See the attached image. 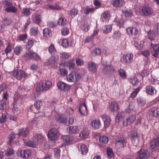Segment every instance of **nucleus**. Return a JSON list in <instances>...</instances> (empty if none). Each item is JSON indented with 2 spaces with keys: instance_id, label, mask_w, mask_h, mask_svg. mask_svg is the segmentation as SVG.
I'll list each match as a JSON object with an SVG mask.
<instances>
[{
  "instance_id": "obj_38",
  "label": "nucleus",
  "mask_w": 159,
  "mask_h": 159,
  "mask_svg": "<svg viewBox=\"0 0 159 159\" xmlns=\"http://www.w3.org/2000/svg\"><path fill=\"white\" fill-rule=\"evenodd\" d=\"M33 51H30L26 52L24 55V59L25 60H30L31 59L32 55H33Z\"/></svg>"
},
{
  "instance_id": "obj_30",
  "label": "nucleus",
  "mask_w": 159,
  "mask_h": 159,
  "mask_svg": "<svg viewBox=\"0 0 159 159\" xmlns=\"http://www.w3.org/2000/svg\"><path fill=\"white\" fill-rule=\"evenodd\" d=\"M5 10L8 13H16L17 11V8L13 6V5L6 8Z\"/></svg>"
},
{
  "instance_id": "obj_56",
  "label": "nucleus",
  "mask_w": 159,
  "mask_h": 159,
  "mask_svg": "<svg viewBox=\"0 0 159 159\" xmlns=\"http://www.w3.org/2000/svg\"><path fill=\"white\" fill-rule=\"evenodd\" d=\"M123 13L126 17H131L133 15V12L131 10H125L123 11Z\"/></svg>"
},
{
  "instance_id": "obj_58",
  "label": "nucleus",
  "mask_w": 159,
  "mask_h": 159,
  "mask_svg": "<svg viewBox=\"0 0 159 159\" xmlns=\"http://www.w3.org/2000/svg\"><path fill=\"white\" fill-rule=\"evenodd\" d=\"M66 20L65 19L63 18H59L58 20L57 23L59 25L64 26L66 25Z\"/></svg>"
},
{
  "instance_id": "obj_45",
  "label": "nucleus",
  "mask_w": 159,
  "mask_h": 159,
  "mask_svg": "<svg viewBox=\"0 0 159 159\" xmlns=\"http://www.w3.org/2000/svg\"><path fill=\"white\" fill-rule=\"evenodd\" d=\"M97 8L91 7L87 8L84 11V13L86 15H88L89 13H93Z\"/></svg>"
},
{
  "instance_id": "obj_22",
  "label": "nucleus",
  "mask_w": 159,
  "mask_h": 159,
  "mask_svg": "<svg viewBox=\"0 0 159 159\" xmlns=\"http://www.w3.org/2000/svg\"><path fill=\"white\" fill-rule=\"evenodd\" d=\"M135 120V117L134 116H131L126 119V123H125V122H123V125L125 126L130 125L133 123Z\"/></svg>"
},
{
  "instance_id": "obj_5",
  "label": "nucleus",
  "mask_w": 159,
  "mask_h": 159,
  "mask_svg": "<svg viewBox=\"0 0 159 159\" xmlns=\"http://www.w3.org/2000/svg\"><path fill=\"white\" fill-rule=\"evenodd\" d=\"M59 56L57 55L52 56L45 63V65L48 66H54L58 62Z\"/></svg>"
},
{
  "instance_id": "obj_25",
  "label": "nucleus",
  "mask_w": 159,
  "mask_h": 159,
  "mask_svg": "<svg viewBox=\"0 0 159 159\" xmlns=\"http://www.w3.org/2000/svg\"><path fill=\"white\" fill-rule=\"evenodd\" d=\"M91 125L93 129H98L100 127L101 122L99 120H94L91 122Z\"/></svg>"
},
{
  "instance_id": "obj_15",
  "label": "nucleus",
  "mask_w": 159,
  "mask_h": 159,
  "mask_svg": "<svg viewBox=\"0 0 159 159\" xmlns=\"http://www.w3.org/2000/svg\"><path fill=\"white\" fill-rule=\"evenodd\" d=\"M55 118L57 122L64 124L65 125L66 121L67 120V118L65 116H63L61 115L57 114L55 115Z\"/></svg>"
},
{
  "instance_id": "obj_42",
  "label": "nucleus",
  "mask_w": 159,
  "mask_h": 159,
  "mask_svg": "<svg viewBox=\"0 0 159 159\" xmlns=\"http://www.w3.org/2000/svg\"><path fill=\"white\" fill-rule=\"evenodd\" d=\"M16 134H15L14 132H13L11 133L9 135V137L8 138V140L7 142L8 144H11L16 137Z\"/></svg>"
},
{
  "instance_id": "obj_59",
  "label": "nucleus",
  "mask_w": 159,
  "mask_h": 159,
  "mask_svg": "<svg viewBox=\"0 0 159 159\" xmlns=\"http://www.w3.org/2000/svg\"><path fill=\"white\" fill-rule=\"evenodd\" d=\"M34 22L37 24H39L41 21V18L39 15L35 16L33 18Z\"/></svg>"
},
{
  "instance_id": "obj_16",
  "label": "nucleus",
  "mask_w": 159,
  "mask_h": 159,
  "mask_svg": "<svg viewBox=\"0 0 159 159\" xmlns=\"http://www.w3.org/2000/svg\"><path fill=\"white\" fill-rule=\"evenodd\" d=\"M127 33L129 35H136L138 34L139 30L137 28L134 27H129L126 29Z\"/></svg>"
},
{
  "instance_id": "obj_6",
  "label": "nucleus",
  "mask_w": 159,
  "mask_h": 159,
  "mask_svg": "<svg viewBox=\"0 0 159 159\" xmlns=\"http://www.w3.org/2000/svg\"><path fill=\"white\" fill-rule=\"evenodd\" d=\"M31 153L32 151L30 150H20L17 152V155L19 157L24 159H26L29 157L31 156Z\"/></svg>"
},
{
  "instance_id": "obj_7",
  "label": "nucleus",
  "mask_w": 159,
  "mask_h": 159,
  "mask_svg": "<svg viewBox=\"0 0 159 159\" xmlns=\"http://www.w3.org/2000/svg\"><path fill=\"white\" fill-rule=\"evenodd\" d=\"M18 132L16 135L19 137H22L26 138L30 134L29 129L28 127L20 128L18 129Z\"/></svg>"
},
{
  "instance_id": "obj_14",
  "label": "nucleus",
  "mask_w": 159,
  "mask_h": 159,
  "mask_svg": "<svg viewBox=\"0 0 159 159\" xmlns=\"http://www.w3.org/2000/svg\"><path fill=\"white\" fill-rule=\"evenodd\" d=\"M101 117L104 122V127L107 128L110 125L111 121L110 116L106 115H103L101 116Z\"/></svg>"
},
{
  "instance_id": "obj_48",
  "label": "nucleus",
  "mask_w": 159,
  "mask_h": 159,
  "mask_svg": "<svg viewBox=\"0 0 159 159\" xmlns=\"http://www.w3.org/2000/svg\"><path fill=\"white\" fill-rule=\"evenodd\" d=\"M123 4L122 0H115L113 3V5L116 7H121Z\"/></svg>"
},
{
  "instance_id": "obj_8",
  "label": "nucleus",
  "mask_w": 159,
  "mask_h": 159,
  "mask_svg": "<svg viewBox=\"0 0 159 159\" xmlns=\"http://www.w3.org/2000/svg\"><path fill=\"white\" fill-rule=\"evenodd\" d=\"M133 55L132 53H128L123 55V62L125 64L131 63L133 60Z\"/></svg>"
},
{
  "instance_id": "obj_50",
  "label": "nucleus",
  "mask_w": 159,
  "mask_h": 159,
  "mask_svg": "<svg viewBox=\"0 0 159 159\" xmlns=\"http://www.w3.org/2000/svg\"><path fill=\"white\" fill-rule=\"evenodd\" d=\"M43 101H38L35 102L34 105L35 107L36 108L37 110H39L40 108V107L43 104Z\"/></svg>"
},
{
  "instance_id": "obj_29",
  "label": "nucleus",
  "mask_w": 159,
  "mask_h": 159,
  "mask_svg": "<svg viewBox=\"0 0 159 159\" xmlns=\"http://www.w3.org/2000/svg\"><path fill=\"white\" fill-rule=\"evenodd\" d=\"M34 137L37 139V142L39 143H42L45 140V136L41 134H36L35 135Z\"/></svg>"
},
{
  "instance_id": "obj_43",
  "label": "nucleus",
  "mask_w": 159,
  "mask_h": 159,
  "mask_svg": "<svg viewBox=\"0 0 159 159\" xmlns=\"http://www.w3.org/2000/svg\"><path fill=\"white\" fill-rule=\"evenodd\" d=\"M108 138L104 136H101L99 137V141L101 143L106 144L108 143Z\"/></svg>"
},
{
  "instance_id": "obj_32",
  "label": "nucleus",
  "mask_w": 159,
  "mask_h": 159,
  "mask_svg": "<svg viewBox=\"0 0 159 159\" xmlns=\"http://www.w3.org/2000/svg\"><path fill=\"white\" fill-rule=\"evenodd\" d=\"M155 33L154 31L152 30H150L148 32V38L151 41H153L155 40Z\"/></svg>"
},
{
  "instance_id": "obj_63",
  "label": "nucleus",
  "mask_w": 159,
  "mask_h": 159,
  "mask_svg": "<svg viewBox=\"0 0 159 159\" xmlns=\"http://www.w3.org/2000/svg\"><path fill=\"white\" fill-rule=\"evenodd\" d=\"M80 28L82 30L86 32H87L89 28V26L85 24L81 25Z\"/></svg>"
},
{
  "instance_id": "obj_61",
  "label": "nucleus",
  "mask_w": 159,
  "mask_h": 159,
  "mask_svg": "<svg viewBox=\"0 0 159 159\" xmlns=\"http://www.w3.org/2000/svg\"><path fill=\"white\" fill-rule=\"evenodd\" d=\"M33 55H32L31 59H33L36 61H39L41 59L40 56L35 52H33Z\"/></svg>"
},
{
  "instance_id": "obj_23",
  "label": "nucleus",
  "mask_w": 159,
  "mask_h": 159,
  "mask_svg": "<svg viewBox=\"0 0 159 159\" xmlns=\"http://www.w3.org/2000/svg\"><path fill=\"white\" fill-rule=\"evenodd\" d=\"M63 141L66 143H69L72 142L74 140L73 137L71 135H64L62 137Z\"/></svg>"
},
{
  "instance_id": "obj_37",
  "label": "nucleus",
  "mask_w": 159,
  "mask_h": 159,
  "mask_svg": "<svg viewBox=\"0 0 159 159\" xmlns=\"http://www.w3.org/2000/svg\"><path fill=\"white\" fill-rule=\"evenodd\" d=\"M13 47L11 43H8L6 48L4 50V52L6 54H7L11 52L13 49Z\"/></svg>"
},
{
  "instance_id": "obj_47",
  "label": "nucleus",
  "mask_w": 159,
  "mask_h": 159,
  "mask_svg": "<svg viewBox=\"0 0 159 159\" xmlns=\"http://www.w3.org/2000/svg\"><path fill=\"white\" fill-rule=\"evenodd\" d=\"M7 107L6 102L3 99L0 100V110H3Z\"/></svg>"
},
{
  "instance_id": "obj_51",
  "label": "nucleus",
  "mask_w": 159,
  "mask_h": 159,
  "mask_svg": "<svg viewBox=\"0 0 159 159\" xmlns=\"http://www.w3.org/2000/svg\"><path fill=\"white\" fill-rule=\"evenodd\" d=\"M2 116L0 117V123L1 124L4 123L7 119V116L5 113H1Z\"/></svg>"
},
{
  "instance_id": "obj_40",
  "label": "nucleus",
  "mask_w": 159,
  "mask_h": 159,
  "mask_svg": "<svg viewBox=\"0 0 159 159\" xmlns=\"http://www.w3.org/2000/svg\"><path fill=\"white\" fill-rule=\"evenodd\" d=\"M22 47L21 46H17L14 49V52L15 54L19 55L22 51Z\"/></svg>"
},
{
  "instance_id": "obj_52",
  "label": "nucleus",
  "mask_w": 159,
  "mask_h": 159,
  "mask_svg": "<svg viewBox=\"0 0 159 159\" xmlns=\"http://www.w3.org/2000/svg\"><path fill=\"white\" fill-rule=\"evenodd\" d=\"M78 10L76 8H73L71 9L69 12V15L70 16H75L78 14Z\"/></svg>"
},
{
  "instance_id": "obj_31",
  "label": "nucleus",
  "mask_w": 159,
  "mask_h": 159,
  "mask_svg": "<svg viewBox=\"0 0 159 159\" xmlns=\"http://www.w3.org/2000/svg\"><path fill=\"white\" fill-rule=\"evenodd\" d=\"M11 19L7 17L3 18L2 20L3 25L4 26L10 25L11 24Z\"/></svg>"
},
{
  "instance_id": "obj_64",
  "label": "nucleus",
  "mask_w": 159,
  "mask_h": 159,
  "mask_svg": "<svg viewBox=\"0 0 159 159\" xmlns=\"http://www.w3.org/2000/svg\"><path fill=\"white\" fill-rule=\"evenodd\" d=\"M107 154L110 158H112L113 157V152L112 149L110 148H107Z\"/></svg>"
},
{
  "instance_id": "obj_2",
  "label": "nucleus",
  "mask_w": 159,
  "mask_h": 159,
  "mask_svg": "<svg viewBox=\"0 0 159 159\" xmlns=\"http://www.w3.org/2000/svg\"><path fill=\"white\" fill-rule=\"evenodd\" d=\"M80 73L76 71H72L67 76V80L70 82H78L81 79Z\"/></svg>"
},
{
  "instance_id": "obj_12",
  "label": "nucleus",
  "mask_w": 159,
  "mask_h": 159,
  "mask_svg": "<svg viewBox=\"0 0 159 159\" xmlns=\"http://www.w3.org/2000/svg\"><path fill=\"white\" fill-rule=\"evenodd\" d=\"M79 111L82 116H85L88 114L87 107L84 103L80 104Z\"/></svg>"
},
{
  "instance_id": "obj_44",
  "label": "nucleus",
  "mask_w": 159,
  "mask_h": 159,
  "mask_svg": "<svg viewBox=\"0 0 159 159\" xmlns=\"http://www.w3.org/2000/svg\"><path fill=\"white\" fill-rule=\"evenodd\" d=\"M25 141L24 140V142L27 146L32 148H35L36 147V144L33 141L29 140L28 142H25Z\"/></svg>"
},
{
  "instance_id": "obj_33",
  "label": "nucleus",
  "mask_w": 159,
  "mask_h": 159,
  "mask_svg": "<svg viewBox=\"0 0 159 159\" xmlns=\"http://www.w3.org/2000/svg\"><path fill=\"white\" fill-rule=\"evenodd\" d=\"M43 35L46 37H50L52 36V31L48 28H45L43 30Z\"/></svg>"
},
{
  "instance_id": "obj_57",
  "label": "nucleus",
  "mask_w": 159,
  "mask_h": 159,
  "mask_svg": "<svg viewBox=\"0 0 159 159\" xmlns=\"http://www.w3.org/2000/svg\"><path fill=\"white\" fill-rule=\"evenodd\" d=\"M48 7L50 9L52 10H59L61 9L60 7L57 4H55V5H50L48 6Z\"/></svg>"
},
{
  "instance_id": "obj_4",
  "label": "nucleus",
  "mask_w": 159,
  "mask_h": 159,
  "mask_svg": "<svg viewBox=\"0 0 159 159\" xmlns=\"http://www.w3.org/2000/svg\"><path fill=\"white\" fill-rule=\"evenodd\" d=\"M59 136L58 130L55 128H52L48 131V137L51 141L56 140Z\"/></svg>"
},
{
  "instance_id": "obj_10",
  "label": "nucleus",
  "mask_w": 159,
  "mask_h": 159,
  "mask_svg": "<svg viewBox=\"0 0 159 159\" xmlns=\"http://www.w3.org/2000/svg\"><path fill=\"white\" fill-rule=\"evenodd\" d=\"M141 12L145 16H149L153 12V10L150 7L143 6L141 10Z\"/></svg>"
},
{
  "instance_id": "obj_3",
  "label": "nucleus",
  "mask_w": 159,
  "mask_h": 159,
  "mask_svg": "<svg viewBox=\"0 0 159 159\" xmlns=\"http://www.w3.org/2000/svg\"><path fill=\"white\" fill-rule=\"evenodd\" d=\"M11 75H13L17 80H20L22 77L25 78L27 76L28 74L22 70L17 69L9 72Z\"/></svg>"
},
{
  "instance_id": "obj_18",
  "label": "nucleus",
  "mask_w": 159,
  "mask_h": 159,
  "mask_svg": "<svg viewBox=\"0 0 159 159\" xmlns=\"http://www.w3.org/2000/svg\"><path fill=\"white\" fill-rule=\"evenodd\" d=\"M102 72L104 74L113 73L115 71L114 67L111 65H107L102 70Z\"/></svg>"
},
{
  "instance_id": "obj_24",
  "label": "nucleus",
  "mask_w": 159,
  "mask_h": 159,
  "mask_svg": "<svg viewBox=\"0 0 159 159\" xmlns=\"http://www.w3.org/2000/svg\"><path fill=\"white\" fill-rule=\"evenodd\" d=\"M111 111H117L119 109L118 103L116 101L112 102L110 104Z\"/></svg>"
},
{
  "instance_id": "obj_9",
  "label": "nucleus",
  "mask_w": 159,
  "mask_h": 159,
  "mask_svg": "<svg viewBox=\"0 0 159 159\" xmlns=\"http://www.w3.org/2000/svg\"><path fill=\"white\" fill-rule=\"evenodd\" d=\"M57 86L58 89L62 91H67L70 90V86L65 83L59 81L57 83Z\"/></svg>"
},
{
  "instance_id": "obj_26",
  "label": "nucleus",
  "mask_w": 159,
  "mask_h": 159,
  "mask_svg": "<svg viewBox=\"0 0 159 159\" xmlns=\"http://www.w3.org/2000/svg\"><path fill=\"white\" fill-rule=\"evenodd\" d=\"M112 29V27L111 25H105L102 28V31L103 33L107 34L111 32Z\"/></svg>"
},
{
  "instance_id": "obj_49",
  "label": "nucleus",
  "mask_w": 159,
  "mask_h": 159,
  "mask_svg": "<svg viewBox=\"0 0 159 159\" xmlns=\"http://www.w3.org/2000/svg\"><path fill=\"white\" fill-rule=\"evenodd\" d=\"M121 33L119 30H116L115 31L112 35V37L115 39H117L119 38L120 37Z\"/></svg>"
},
{
  "instance_id": "obj_34",
  "label": "nucleus",
  "mask_w": 159,
  "mask_h": 159,
  "mask_svg": "<svg viewBox=\"0 0 159 159\" xmlns=\"http://www.w3.org/2000/svg\"><path fill=\"white\" fill-rule=\"evenodd\" d=\"M118 73L120 77L122 79H125L126 78V71L124 69H120L118 70Z\"/></svg>"
},
{
  "instance_id": "obj_54",
  "label": "nucleus",
  "mask_w": 159,
  "mask_h": 159,
  "mask_svg": "<svg viewBox=\"0 0 159 159\" xmlns=\"http://www.w3.org/2000/svg\"><path fill=\"white\" fill-rule=\"evenodd\" d=\"M61 46L64 48H67L69 46L68 39H62L61 41Z\"/></svg>"
},
{
  "instance_id": "obj_55",
  "label": "nucleus",
  "mask_w": 159,
  "mask_h": 159,
  "mask_svg": "<svg viewBox=\"0 0 159 159\" xmlns=\"http://www.w3.org/2000/svg\"><path fill=\"white\" fill-rule=\"evenodd\" d=\"M88 135V132L85 129H83L80 133V136L81 137L86 138L87 137Z\"/></svg>"
},
{
  "instance_id": "obj_1",
  "label": "nucleus",
  "mask_w": 159,
  "mask_h": 159,
  "mask_svg": "<svg viewBox=\"0 0 159 159\" xmlns=\"http://www.w3.org/2000/svg\"><path fill=\"white\" fill-rule=\"evenodd\" d=\"M52 86V82L49 80H45L41 81L39 85L36 87L37 92L46 91L49 90Z\"/></svg>"
},
{
  "instance_id": "obj_19",
  "label": "nucleus",
  "mask_w": 159,
  "mask_h": 159,
  "mask_svg": "<svg viewBox=\"0 0 159 159\" xmlns=\"http://www.w3.org/2000/svg\"><path fill=\"white\" fill-rule=\"evenodd\" d=\"M155 91V93H156L157 91L155 88L152 86L150 85L146 86L145 91L147 94L152 96L153 95H154Z\"/></svg>"
},
{
  "instance_id": "obj_39",
  "label": "nucleus",
  "mask_w": 159,
  "mask_h": 159,
  "mask_svg": "<svg viewBox=\"0 0 159 159\" xmlns=\"http://www.w3.org/2000/svg\"><path fill=\"white\" fill-rule=\"evenodd\" d=\"M141 88L142 87L140 86L135 89V90L131 93L130 97L133 98H135L138 93L140 91Z\"/></svg>"
},
{
  "instance_id": "obj_41",
  "label": "nucleus",
  "mask_w": 159,
  "mask_h": 159,
  "mask_svg": "<svg viewBox=\"0 0 159 159\" xmlns=\"http://www.w3.org/2000/svg\"><path fill=\"white\" fill-rule=\"evenodd\" d=\"M69 132L71 134H74L76 133L78 130V128L77 126H70L67 129Z\"/></svg>"
},
{
  "instance_id": "obj_36",
  "label": "nucleus",
  "mask_w": 159,
  "mask_h": 159,
  "mask_svg": "<svg viewBox=\"0 0 159 159\" xmlns=\"http://www.w3.org/2000/svg\"><path fill=\"white\" fill-rule=\"evenodd\" d=\"M130 137L132 142H134L136 139L139 138L138 134L134 131H133L131 133L130 135Z\"/></svg>"
},
{
  "instance_id": "obj_35",
  "label": "nucleus",
  "mask_w": 159,
  "mask_h": 159,
  "mask_svg": "<svg viewBox=\"0 0 159 159\" xmlns=\"http://www.w3.org/2000/svg\"><path fill=\"white\" fill-rule=\"evenodd\" d=\"M75 64L73 59H70L67 63V66L70 70H73L75 67Z\"/></svg>"
},
{
  "instance_id": "obj_60",
  "label": "nucleus",
  "mask_w": 159,
  "mask_h": 159,
  "mask_svg": "<svg viewBox=\"0 0 159 159\" xmlns=\"http://www.w3.org/2000/svg\"><path fill=\"white\" fill-rule=\"evenodd\" d=\"M110 11H105L102 14V17L105 19H107L110 16Z\"/></svg>"
},
{
  "instance_id": "obj_27",
  "label": "nucleus",
  "mask_w": 159,
  "mask_h": 159,
  "mask_svg": "<svg viewBox=\"0 0 159 159\" xmlns=\"http://www.w3.org/2000/svg\"><path fill=\"white\" fill-rule=\"evenodd\" d=\"M30 33L31 36H35L38 34L39 31L37 27H33L30 29Z\"/></svg>"
},
{
  "instance_id": "obj_20",
  "label": "nucleus",
  "mask_w": 159,
  "mask_h": 159,
  "mask_svg": "<svg viewBox=\"0 0 159 159\" xmlns=\"http://www.w3.org/2000/svg\"><path fill=\"white\" fill-rule=\"evenodd\" d=\"M116 144L119 145L122 147L126 146V140L124 137H121L116 141Z\"/></svg>"
},
{
  "instance_id": "obj_21",
  "label": "nucleus",
  "mask_w": 159,
  "mask_h": 159,
  "mask_svg": "<svg viewBox=\"0 0 159 159\" xmlns=\"http://www.w3.org/2000/svg\"><path fill=\"white\" fill-rule=\"evenodd\" d=\"M138 155L135 159H146L147 157V154L144 151H142V149L137 152Z\"/></svg>"
},
{
  "instance_id": "obj_28",
  "label": "nucleus",
  "mask_w": 159,
  "mask_h": 159,
  "mask_svg": "<svg viewBox=\"0 0 159 159\" xmlns=\"http://www.w3.org/2000/svg\"><path fill=\"white\" fill-rule=\"evenodd\" d=\"M79 151L83 155H86L88 152V149L87 146L84 144H82L80 146Z\"/></svg>"
},
{
  "instance_id": "obj_46",
  "label": "nucleus",
  "mask_w": 159,
  "mask_h": 159,
  "mask_svg": "<svg viewBox=\"0 0 159 159\" xmlns=\"http://www.w3.org/2000/svg\"><path fill=\"white\" fill-rule=\"evenodd\" d=\"M134 105L132 103H129L128 108L125 109V111L126 113H129L132 111L134 108Z\"/></svg>"
},
{
  "instance_id": "obj_53",
  "label": "nucleus",
  "mask_w": 159,
  "mask_h": 159,
  "mask_svg": "<svg viewBox=\"0 0 159 159\" xmlns=\"http://www.w3.org/2000/svg\"><path fill=\"white\" fill-rule=\"evenodd\" d=\"M129 82L130 83L132 84L133 85H135L139 83V80L137 77H135L133 78H130L129 79Z\"/></svg>"
},
{
  "instance_id": "obj_62",
  "label": "nucleus",
  "mask_w": 159,
  "mask_h": 159,
  "mask_svg": "<svg viewBox=\"0 0 159 159\" xmlns=\"http://www.w3.org/2000/svg\"><path fill=\"white\" fill-rule=\"evenodd\" d=\"M61 32L62 35H66L69 33V30L67 27H64L61 29Z\"/></svg>"
},
{
  "instance_id": "obj_11",
  "label": "nucleus",
  "mask_w": 159,
  "mask_h": 159,
  "mask_svg": "<svg viewBox=\"0 0 159 159\" xmlns=\"http://www.w3.org/2000/svg\"><path fill=\"white\" fill-rule=\"evenodd\" d=\"M159 146V136L151 141L150 148L152 151H155Z\"/></svg>"
},
{
  "instance_id": "obj_17",
  "label": "nucleus",
  "mask_w": 159,
  "mask_h": 159,
  "mask_svg": "<svg viewBox=\"0 0 159 159\" xmlns=\"http://www.w3.org/2000/svg\"><path fill=\"white\" fill-rule=\"evenodd\" d=\"M88 68L89 70L93 73H95L97 70L95 64L92 61L89 62L88 63Z\"/></svg>"
},
{
  "instance_id": "obj_13",
  "label": "nucleus",
  "mask_w": 159,
  "mask_h": 159,
  "mask_svg": "<svg viewBox=\"0 0 159 159\" xmlns=\"http://www.w3.org/2000/svg\"><path fill=\"white\" fill-rule=\"evenodd\" d=\"M150 115L154 117H159V107H151L149 111Z\"/></svg>"
}]
</instances>
